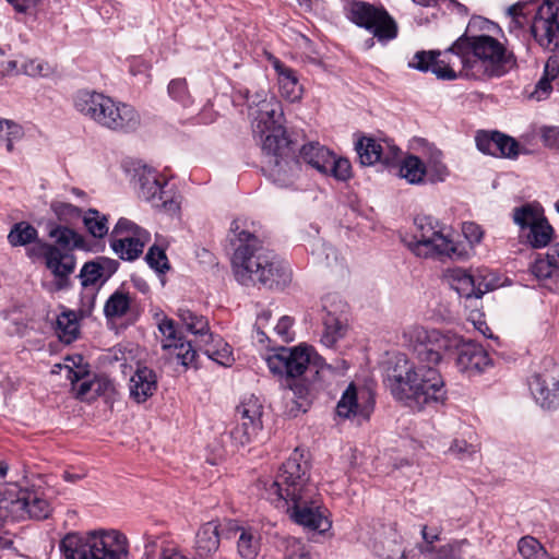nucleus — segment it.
Here are the masks:
<instances>
[{"label":"nucleus","instance_id":"f257e3e1","mask_svg":"<svg viewBox=\"0 0 559 559\" xmlns=\"http://www.w3.org/2000/svg\"><path fill=\"white\" fill-rule=\"evenodd\" d=\"M402 341L414 361L396 356L388 368L385 386L397 402L416 412L443 404L447 389L438 366L445 352L457 345L456 338L414 322L403 328Z\"/></svg>","mask_w":559,"mask_h":559},{"label":"nucleus","instance_id":"f03ea898","mask_svg":"<svg viewBox=\"0 0 559 559\" xmlns=\"http://www.w3.org/2000/svg\"><path fill=\"white\" fill-rule=\"evenodd\" d=\"M229 231V241L234 248L231 267L238 283L282 288L290 282L288 265L262 247L254 233L247 229L245 219L233 221Z\"/></svg>","mask_w":559,"mask_h":559},{"label":"nucleus","instance_id":"7ed1b4c3","mask_svg":"<svg viewBox=\"0 0 559 559\" xmlns=\"http://www.w3.org/2000/svg\"><path fill=\"white\" fill-rule=\"evenodd\" d=\"M73 104L81 115L114 132L131 133L141 124V116L132 105L103 93L80 91L74 96Z\"/></svg>","mask_w":559,"mask_h":559},{"label":"nucleus","instance_id":"20e7f679","mask_svg":"<svg viewBox=\"0 0 559 559\" xmlns=\"http://www.w3.org/2000/svg\"><path fill=\"white\" fill-rule=\"evenodd\" d=\"M474 58L468 37L459 38L450 48L441 51H417L408 67L421 72L431 71L440 80H455L459 76L480 79L474 73Z\"/></svg>","mask_w":559,"mask_h":559},{"label":"nucleus","instance_id":"39448f33","mask_svg":"<svg viewBox=\"0 0 559 559\" xmlns=\"http://www.w3.org/2000/svg\"><path fill=\"white\" fill-rule=\"evenodd\" d=\"M414 225L413 239L407 242V247L416 257L424 259L463 257L451 233L436 218L420 215L415 217Z\"/></svg>","mask_w":559,"mask_h":559},{"label":"nucleus","instance_id":"423d86ee","mask_svg":"<svg viewBox=\"0 0 559 559\" xmlns=\"http://www.w3.org/2000/svg\"><path fill=\"white\" fill-rule=\"evenodd\" d=\"M316 487L309 481V463L298 449L283 463L275 479L265 488V499L271 503L296 497L305 489Z\"/></svg>","mask_w":559,"mask_h":559},{"label":"nucleus","instance_id":"0eeeda50","mask_svg":"<svg viewBox=\"0 0 559 559\" xmlns=\"http://www.w3.org/2000/svg\"><path fill=\"white\" fill-rule=\"evenodd\" d=\"M276 508L283 509L289 519L296 524L319 533H324L331 528L322 506V499L317 487L305 489L302 493L296 497L283 499V502H273Z\"/></svg>","mask_w":559,"mask_h":559},{"label":"nucleus","instance_id":"6e6552de","mask_svg":"<svg viewBox=\"0 0 559 559\" xmlns=\"http://www.w3.org/2000/svg\"><path fill=\"white\" fill-rule=\"evenodd\" d=\"M474 58V73L483 76H502L513 67V55L496 38L488 35L468 37Z\"/></svg>","mask_w":559,"mask_h":559},{"label":"nucleus","instance_id":"1a4fd4ad","mask_svg":"<svg viewBox=\"0 0 559 559\" xmlns=\"http://www.w3.org/2000/svg\"><path fill=\"white\" fill-rule=\"evenodd\" d=\"M266 141L262 147L264 175L275 185L282 188H289L295 185L301 174V164L299 158L294 156V150L290 141H286L285 146L277 147V144L271 145Z\"/></svg>","mask_w":559,"mask_h":559},{"label":"nucleus","instance_id":"9d476101","mask_svg":"<svg viewBox=\"0 0 559 559\" xmlns=\"http://www.w3.org/2000/svg\"><path fill=\"white\" fill-rule=\"evenodd\" d=\"M348 19L370 32L379 41H390L397 36V24L388 11L364 1L348 4Z\"/></svg>","mask_w":559,"mask_h":559},{"label":"nucleus","instance_id":"9b49d317","mask_svg":"<svg viewBox=\"0 0 559 559\" xmlns=\"http://www.w3.org/2000/svg\"><path fill=\"white\" fill-rule=\"evenodd\" d=\"M150 240L147 230L121 217L110 234V248L121 260L134 261L143 253Z\"/></svg>","mask_w":559,"mask_h":559},{"label":"nucleus","instance_id":"f8f14e48","mask_svg":"<svg viewBox=\"0 0 559 559\" xmlns=\"http://www.w3.org/2000/svg\"><path fill=\"white\" fill-rule=\"evenodd\" d=\"M139 195L150 202L154 207L167 213L179 210V197L168 189V182L154 168L144 166L138 171Z\"/></svg>","mask_w":559,"mask_h":559},{"label":"nucleus","instance_id":"ddd939ff","mask_svg":"<svg viewBox=\"0 0 559 559\" xmlns=\"http://www.w3.org/2000/svg\"><path fill=\"white\" fill-rule=\"evenodd\" d=\"M319 173L346 181L352 177V165L347 158L336 157L332 151L319 142H309L301 146L299 160Z\"/></svg>","mask_w":559,"mask_h":559},{"label":"nucleus","instance_id":"4468645a","mask_svg":"<svg viewBox=\"0 0 559 559\" xmlns=\"http://www.w3.org/2000/svg\"><path fill=\"white\" fill-rule=\"evenodd\" d=\"M263 404L254 395L246 396L237 407L238 423L230 431L236 444L246 445L254 441L262 431Z\"/></svg>","mask_w":559,"mask_h":559},{"label":"nucleus","instance_id":"2eb2a0df","mask_svg":"<svg viewBox=\"0 0 559 559\" xmlns=\"http://www.w3.org/2000/svg\"><path fill=\"white\" fill-rule=\"evenodd\" d=\"M534 38L549 50L559 49V8L545 0L538 8L531 26Z\"/></svg>","mask_w":559,"mask_h":559},{"label":"nucleus","instance_id":"dca6fc26","mask_svg":"<svg viewBox=\"0 0 559 559\" xmlns=\"http://www.w3.org/2000/svg\"><path fill=\"white\" fill-rule=\"evenodd\" d=\"M310 356V348L307 346L282 347L266 357V365L274 374L296 378L307 370Z\"/></svg>","mask_w":559,"mask_h":559},{"label":"nucleus","instance_id":"f3484780","mask_svg":"<svg viewBox=\"0 0 559 559\" xmlns=\"http://www.w3.org/2000/svg\"><path fill=\"white\" fill-rule=\"evenodd\" d=\"M530 390L540 407L545 409L559 407V366L548 361L543 371L532 377Z\"/></svg>","mask_w":559,"mask_h":559},{"label":"nucleus","instance_id":"a211bd4d","mask_svg":"<svg viewBox=\"0 0 559 559\" xmlns=\"http://www.w3.org/2000/svg\"><path fill=\"white\" fill-rule=\"evenodd\" d=\"M252 132L254 138L259 139L261 148L264 147L266 141H270L271 145L277 144V147H284L286 141H289L286 135L284 128V115L271 114L263 111V115H255V118L251 119Z\"/></svg>","mask_w":559,"mask_h":559},{"label":"nucleus","instance_id":"6ab92c4d","mask_svg":"<svg viewBox=\"0 0 559 559\" xmlns=\"http://www.w3.org/2000/svg\"><path fill=\"white\" fill-rule=\"evenodd\" d=\"M11 520L20 521L26 518L43 520L51 512L50 503L39 493L21 491L15 499H9Z\"/></svg>","mask_w":559,"mask_h":559},{"label":"nucleus","instance_id":"aec40b11","mask_svg":"<svg viewBox=\"0 0 559 559\" xmlns=\"http://www.w3.org/2000/svg\"><path fill=\"white\" fill-rule=\"evenodd\" d=\"M158 331L162 334V347L165 350H174L177 359L183 367L192 366L197 358V350L190 342H183L175 322L171 319H163L158 323Z\"/></svg>","mask_w":559,"mask_h":559},{"label":"nucleus","instance_id":"412c9836","mask_svg":"<svg viewBox=\"0 0 559 559\" xmlns=\"http://www.w3.org/2000/svg\"><path fill=\"white\" fill-rule=\"evenodd\" d=\"M87 535L100 559H127L128 539L119 531L100 530L90 532Z\"/></svg>","mask_w":559,"mask_h":559},{"label":"nucleus","instance_id":"4be33fe9","mask_svg":"<svg viewBox=\"0 0 559 559\" xmlns=\"http://www.w3.org/2000/svg\"><path fill=\"white\" fill-rule=\"evenodd\" d=\"M374 401L370 394L366 392H358L357 386L350 383L342 393L340 401L336 404V414L338 417L349 419L352 417L360 416L368 419L372 409Z\"/></svg>","mask_w":559,"mask_h":559},{"label":"nucleus","instance_id":"5701e85b","mask_svg":"<svg viewBox=\"0 0 559 559\" xmlns=\"http://www.w3.org/2000/svg\"><path fill=\"white\" fill-rule=\"evenodd\" d=\"M451 285L460 296L466 299L475 297L474 301H478L486 292L493 289L496 286L491 281H487L486 276L480 272L478 274H471L462 269H456L452 272Z\"/></svg>","mask_w":559,"mask_h":559},{"label":"nucleus","instance_id":"b1692460","mask_svg":"<svg viewBox=\"0 0 559 559\" xmlns=\"http://www.w3.org/2000/svg\"><path fill=\"white\" fill-rule=\"evenodd\" d=\"M491 365V358L481 345L469 341L459 346L456 366L461 372L477 374Z\"/></svg>","mask_w":559,"mask_h":559},{"label":"nucleus","instance_id":"393cba45","mask_svg":"<svg viewBox=\"0 0 559 559\" xmlns=\"http://www.w3.org/2000/svg\"><path fill=\"white\" fill-rule=\"evenodd\" d=\"M39 249L46 267L59 281L67 280L74 272L75 257L69 250H61L52 243H43Z\"/></svg>","mask_w":559,"mask_h":559},{"label":"nucleus","instance_id":"a878e982","mask_svg":"<svg viewBox=\"0 0 559 559\" xmlns=\"http://www.w3.org/2000/svg\"><path fill=\"white\" fill-rule=\"evenodd\" d=\"M226 538L238 536L237 551L245 559H253L260 550V534L251 527L240 526L234 520H225Z\"/></svg>","mask_w":559,"mask_h":559},{"label":"nucleus","instance_id":"bb28decb","mask_svg":"<svg viewBox=\"0 0 559 559\" xmlns=\"http://www.w3.org/2000/svg\"><path fill=\"white\" fill-rule=\"evenodd\" d=\"M239 94L246 99L249 117L255 118V115H263V111L283 116L281 102L267 88H260L251 94L248 90L239 91Z\"/></svg>","mask_w":559,"mask_h":559},{"label":"nucleus","instance_id":"cd10ccee","mask_svg":"<svg viewBox=\"0 0 559 559\" xmlns=\"http://www.w3.org/2000/svg\"><path fill=\"white\" fill-rule=\"evenodd\" d=\"M386 147L390 151L389 153L384 152L382 144L371 138H362L356 143V151L360 163L366 166L373 165L378 162L390 164L397 156L400 150L389 144H386Z\"/></svg>","mask_w":559,"mask_h":559},{"label":"nucleus","instance_id":"c85d7f7f","mask_svg":"<svg viewBox=\"0 0 559 559\" xmlns=\"http://www.w3.org/2000/svg\"><path fill=\"white\" fill-rule=\"evenodd\" d=\"M157 389V377L147 367H139L129 381L130 397L136 403H143L151 397Z\"/></svg>","mask_w":559,"mask_h":559},{"label":"nucleus","instance_id":"c756f323","mask_svg":"<svg viewBox=\"0 0 559 559\" xmlns=\"http://www.w3.org/2000/svg\"><path fill=\"white\" fill-rule=\"evenodd\" d=\"M226 537L225 522L210 521L202 525L197 533L195 547L201 556L215 554L219 548L221 536Z\"/></svg>","mask_w":559,"mask_h":559},{"label":"nucleus","instance_id":"7c9ffc66","mask_svg":"<svg viewBox=\"0 0 559 559\" xmlns=\"http://www.w3.org/2000/svg\"><path fill=\"white\" fill-rule=\"evenodd\" d=\"M270 61L277 73L278 86L283 97L289 102H297L302 96V86L299 84L296 72L285 66L277 58H270Z\"/></svg>","mask_w":559,"mask_h":559},{"label":"nucleus","instance_id":"2f4dec72","mask_svg":"<svg viewBox=\"0 0 559 559\" xmlns=\"http://www.w3.org/2000/svg\"><path fill=\"white\" fill-rule=\"evenodd\" d=\"M60 549L64 559H100L87 534L85 537L78 534H68L61 540Z\"/></svg>","mask_w":559,"mask_h":559},{"label":"nucleus","instance_id":"473e14b6","mask_svg":"<svg viewBox=\"0 0 559 559\" xmlns=\"http://www.w3.org/2000/svg\"><path fill=\"white\" fill-rule=\"evenodd\" d=\"M199 347L213 361L222 366H230L234 361L229 345L219 335L209 333L199 341Z\"/></svg>","mask_w":559,"mask_h":559},{"label":"nucleus","instance_id":"72a5a7b5","mask_svg":"<svg viewBox=\"0 0 559 559\" xmlns=\"http://www.w3.org/2000/svg\"><path fill=\"white\" fill-rule=\"evenodd\" d=\"M48 236L53 239V246L61 250L72 252L74 249L85 250L87 248L84 236L66 225H52L48 230Z\"/></svg>","mask_w":559,"mask_h":559},{"label":"nucleus","instance_id":"f704fd0d","mask_svg":"<svg viewBox=\"0 0 559 559\" xmlns=\"http://www.w3.org/2000/svg\"><path fill=\"white\" fill-rule=\"evenodd\" d=\"M544 218V210L536 202L514 207L512 213L513 223L518 225L522 231L538 224Z\"/></svg>","mask_w":559,"mask_h":559},{"label":"nucleus","instance_id":"c9c22d12","mask_svg":"<svg viewBox=\"0 0 559 559\" xmlns=\"http://www.w3.org/2000/svg\"><path fill=\"white\" fill-rule=\"evenodd\" d=\"M427 174V167L423 160L415 156H406L400 165V176L411 185H419L424 182Z\"/></svg>","mask_w":559,"mask_h":559},{"label":"nucleus","instance_id":"e433bc0d","mask_svg":"<svg viewBox=\"0 0 559 559\" xmlns=\"http://www.w3.org/2000/svg\"><path fill=\"white\" fill-rule=\"evenodd\" d=\"M67 378L70 380L78 399L82 401H90L94 399L92 386L93 380L86 371L69 368Z\"/></svg>","mask_w":559,"mask_h":559},{"label":"nucleus","instance_id":"4c0bfd02","mask_svg":"<svg viewBox=\"0 0 559 559\" xmlns=\"http://www.w3.org/2000/svg\"><path fill=\"white\" fill-rule=\"evenodd\" d=\"M469 546L467 539H457L440 547L433 551L426 549L427 559H464L465 549Z\"/></svg>","mask_w":559,"mask_h":559},{"label":"nucleus","instance_id":"58836bf2","mask_svg":"<svg viewBox=\"0 0 559 559\" xmlns=\"http://www.w3.org/2000/svg\"><path fill=\"white\" fill-rule=\"evenodd\" d=\"M37 238V229L27 222L15 223L8 235V241L12 247L27 246Z\"/></svg>","mask_w":559,"mask_h":559},{"label":"nucleus","instance_id":"ea45409f","mask_svg":"<svg viewBox=\"0 0 559 559\" xmlns=\"http://www.w3.org/2000/svg\"><path fill=\"white\" fill-rule=\"evenodd\" d=\"M324 330L321 336V342L326 347H332L344 337L346 333V325L337 317L328 313L323 319Z\"/></svg>","mask_w":559,"mask_h":559},{"label":"nucleus","instance_id":"a19ab883","mask_svg":"<svg viewBox=\"0 0 559 559\" xmlns=\"http://www.w3.org/2000/svg\"><path fill=\"white\" fill-rule=\"evenodd\" d=\"M56 332L61 342L70 344L79 334V322L73 312H62L57 318Z\"/></svg>","mask_w":559,"mask_h":559},{"label":"nucleus","instance_id":"79ce46f5","mask_svg":"<svg viewBox=\"0 0 559 559\" xmlns=\"http://www.w3.org/2000/svg\"><path fill=\"white\" fill-rule=\"evenodd\" d=\"M527 230L528 233L526 234V241L532 248L535 249L546 247L551 241L554 236V229L546 217Z\"/></svg>","mask_w":559,"mask_h":559},{"label":"nucleus","instance_id":"37998d69","mask_svg":"<svg viewBox=\"0 0 559 559\" xmlns=\"http://www.w3.org/2000/svg\"><path fill=\"white\" fill-rule=\"evenodd\" d=\"M84 226L94 238H104L109 230L107 216L95 209L82 215Z\"/></svg>","mask_w":559,"mask_h":559},{"label":"nucleus","instance_id":"c03bdc74","mask_svg":"<svg viewBox=\"0 0 559 559\" xmlns=\"http://www.w3.org/2000/svg\"><path fill=\"white\" fill-rule=\"evenodd\" d=\"M50 211L55 214L57 219L63 224L72 225L82 218V210L69 202L61 200H53L50 203Z\"/></svg>","mask_w":559,"mask_h":559},{"label":"nucleus","instance_id":"a18cd8bd","mask_svg":"<svg viewBox=\"0 0 559 559\" xmlns=\"http://www.w3.org/2000/svg\"><path fill=\"white\" fill-rule=\"evenodd\" d=\"M179 318L182 324L186 326L187 331L199 336L200 340L205 337L209 332V323L207 320L202 316H197L189 309H180Z\"/></svg>","mask_w":559,"mask_h":559},{"label":"nucleus","instance_id":"49530a36","mask_svg":"<svg viewBox=\"0 0 559 559\" xmlns=\"http://www.w3.org/2000/svg\"><path fill=\"white\" fill-rule=\"evenodd\" d=\"M518 550L523 559H549L544 546L532 536H524L518 543Z\"/></svg>","mask_w":559,"mask_h":559},{"label":"nucleus","instance_id":"de8ad7c7","mask_svg":"<svg viewBox=\"0 0 559 559\" xmlns=\"http://www.w3.org/2000/svg\"><path fill=\"white\" fill-rule=\"evenodd\" d=\"M23 136V129L20 124L0 119V146H4L8 152L13 150V144Z\"/></svg>","mask_w":559,"mask_h":559},{"label":"nucleus","instance_id":"09e8293b","mask_svg":"<svg viewBox=\"0 0 559 559\" xmlns=\"http://www.w3.org/2000/svg\"><path fill=\"white\" fill-rule=\"evenodd\" d=\"M130 307L128 294L115 292L106 301L104 312L108 318L122 317Z\"/></svg>","mask_w":559,"mask_h":559},{"label":"nucleus","instance_id":"8fccbe9b","mask_svg":"<svg viewBox=\"0 0 559 559\" xmlns=\"http://www.w3.org/2000/svg\"><path fill=\"white\" fill-rule=\"evenodd\" d=\"M492 156L515 158L519 155V143L511 136L497 132Z\"/></svg>","mask_w":559,"mask_h":559},{"label":"nucleus","instance_id":"3c124183","mask_svg":"<svg viewBox=\"0 0 559 559\" xmlns=\"http://www.w3.org/2000/svg\"><path fill=\"white\" fill-rule=\"evenodd\" d=\"M377 554L383 559H406L401 536L396 533H393L391 538L381 542V547L377 549Z\"/></svg>","mask_w":559,"mask_h":559},{"label":"nucleus","instance_id":"603ef678","mask_svg":"<svg viewBox=\"0 0 559 559\" xmlns=\"http://www.w3.org/2000/svg\"><path fill=\"white\" fill-rule=\"evenodd\" d=\"M168 95L171 99L179 103L183 107L189 106L192 103L188 84L185 79H174L167 86Z\"/></svg>","mask_w":559,"mask_h":559},{"label":"nucleus","instance_id":"864d4df0","mask_svg":"<svg viewBox=\"0 0 559 559\" xmlns=\"http://www.w3.org/2000/svg\"><path fill=\"white\" fill-rule=\"evenodd\" d=\"M104 276V266L98 262H86L81 272L80 278L84 287L95 285Z\"/></svg>","mask_w":559,"mask_h":559},{"label":"nucleus","instance_id":"5fc2aeb1","mask_svg":"<svg viewBox=\"0 0 559 559\" xmlns=\"http://www.w3.org/2000/svg\"><path fill=\"white\" fill-rule=\"evenodd\" d=\"M532 274L538 280H548L557 276L559 273L555 266H552L551 261L546 257L539 255L535 259L534 263L531 266Z\"/></svg>","mask_w":559,"mask_h":559},{"label":"nucleus","instance_id":"6e6d98bb","mask_svg":"<svg viewBox=\"0 0 559 559\" xmlns=\"http://www.w3.org/2000/svg\"><path fill=\"white\" fill-rule=\"evenodd\" d=\"M145 261L152 269H154L155 271H157L159 273H164L165 271H167L169 269L168 260L165 254V251L157 246H152L148 249V251L145 255Z\"/></svg>","mask_w":559,"mask_h":559},{"label":"nucleus","instance_id":"4d7b16f0","mask_svg":"<svg viewBox=\"0 0 559 559\" xmlns=\"http://www.w3.org/2000/svg\"><path fill=\"white\" fill-rule=\"evenodd\" d=\"M420 534L423 537V543L417 546L419 552L427 559L426 549L435 550L437 547L435 543L440 539L441 530L438 527H428L427 525H423L420 530Z\"/></svg>","mask_w":559,"mask_h":559},{"label":"nucleus","instance_id":"13d9d810","mask_svg":"<svg viewBox=\"0 0 559 559\" xmlns=\"http://www.w3.org/2000/svg\"><path fill=\"white\" fill-rule=\"evenodd\" d=\"M318 364L319 369L317 373L321 378H326L328 376H344L348 369V364L344 359H336L334 362L328 364L325 359L320 358Z\"/></svg>","mask_w":559,"mask_h":559},{"label":"nucleus","instance_id":"bf43d9fd","mask_svg":"<svg viewBox=\"0 0 559 559\" xmlns=\"http://www.w3.org/2000/svg\"><path fill=\"white\" fill-rule=\"evenodd\" d=\"M428 170L432 174L435 180L443 181L448 177L449 170L442 162V153L440 151L436 150L431 153L427 166Z\"/></svg>","mask_w":559,"mask_h":559},{"label":"nucleus","instance_id":"052dcab7","mask_svg":"<svg viewBox=\"0 0 559 559\" xmlns=\"http://www.w3.org/2000/svg\"><path fill=\"white\" fill-rule=\"evenodd\" d=\"M478 452V447L466 442L465 440L455 439L451 442L448 453L454 455L460 460L471 457Z\"/></svg>","mask_w":559,"mask_h":559},{"label":"nucleus","instance_id":"680f3d73","mask_svg":"<svg viewBox=\"0 0 559 559\" xmlns=\"http://www.w3.org/2000/svg\"><path fill=\"white\" fill-rule=\"evenodd\" d=\"M284 559H311V557L306 544L296 538H290L287 542Z\"/></svg>","mask_w":559,"mask_h":559},{"label":"nucleus","instance_id":"e2e57ef3","mask_svg":"<svg viewBox=\"0 0 559 559\" xmlns=\"http://www.w3.org/2000/svg\"><path fill=\"white\" fill-rule=\"evenodd\" d=\"M497 132L479 131L475 138L477 148L485 154L492 155Z\"/></svg>","mask_w":559,"mask_h":559},{"label":"nucleus","instance_id":"0e129e2a","mask_svg":"<svg viewBox=\"0 0 559 559\" xmlns=\"http://www.w3.org/2000/svg\"><path fill=\"white\" fill-rule=\"evenodd\" d=\"M462 233L471 245L479 243L484 236L481 227L474 222L463 223Z\"/></svg>","mask_w":559,"mask_h":559},{"label":"nucleus","instance_id":"69168bd1","mask_svg":"<svg viewBox=\"0 0 559 559\" xmlns=\"http://www.w3.org/2000/svg\"><path fill=\"white\" fill-rule=\"evenodd\" d=\"M292 326L293 319L290 317L283 316L275 325L274 331L284 342H290L294 340Z\"/></svg>","mask_w":559,"mask_h":559},{"label":"nucleus","instance_id":"338daca9","mask_svg":"<svg viewBox=\"0 0 559 559\" xmlns=\"http://www.w3.org/2000/svg\"><path fill=\"white\" fill-rule=\"evenodd\" d=\"M92 380H93L92 386H93L94 399L114 390V385H112L111 381L107 378L93 377Z\"/></svg>","mask_w":559,"mask_h":559},{"label":"nucleus","instance_id":"774afa93","mask_svg":"<svg viewBox=\"0 0 559 559\" xmlns=\"http://www.w3.org/2000/svg\"><path fill=\"white\" fill-rule=\"evenodd\" d=\"M540 135L544 144L547 147H556L559 138V128L558 127H543L540 129Z\"/></svg>","mask_w":559,"mask_h":559}]
</instances>
